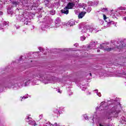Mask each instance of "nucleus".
Returning a JSON list of instances; mask_svg holds the SVG:
<instances>
[{
	"mask_svg": "<svg viewBox=\"0 0 126 126\" xmlns=\"http://www.w3.org/2000/svg\"><path fill=\"white\" fill-rule=\"evenodd\" d=\"M74 5H75V3L74 2H69L67 4L66 8H68V9H71L73 8Z\"/></svg>",
	"mask_w": 126,
	"mask_h": 126,
	"instance_id": "nucleus-1",
	"label": "nucleus"
},
{
	"mask_svg": "<svg viewBox=\"0 0 126 126\" xmlns=\"http://www.w3.org/2000/svg\"><path fill=\"white\" fill-rule=\"evenodd\" d=\"M86 14V12L81 11L80 13H79L78 15V19H82V18H83V17L85 16Z\"/></svg>",
	"mask_w": 126,
	"mask_h": 126,
	"instance_id": "nucleus-2",
	"label": "nucleus"
},
{
	"mask_svg": "<svg viewBox=\"0 0 126 126\" xmlns=\"http://www.w3.org/2000/svg\"><path fill=\"white\" fill-rule=\"evenodd\" d=\"M61 13H64V14H68V8H66V7H65V8H64L63 9L61 10Z\"/></svg>",
	"mask_w": 126,
	"mask_h": 126,
	"instance_id": "nucleus-3",
	"label": "nucleus"
},
{
	"mask_svg": "<svg viewBox=\"0 0 126 126\" xmlns=\"http://www.w3.org/2000/svg\"><path fill=\"white\" fill-rule=\"evenodd\" d=\"M105 21H106V22L108 23V24H114V22L113 21H111V20H110V19L109 18Z\"/></svg>",
	"mask_w": 126,
	"mask_h": 126,
	"instance_id": "nucleus-4",
	"label": "nucleus"
},
{
	"mask_svg": "<svg viewBox=\"0 0 126 126\" xmlns=\"http://www.w3.org/2000/svg\"><path fill=\"white\" fill-rule=\"evenodd\" d=\"M105 51H107V52H111V51H112V50H114V48H105Z\"/></svg>",
	"mask_w": 126,
	"mask_h": 126,
	"instance_id": "nucleus-5",
	"label": "nucleus"
},
{
	"mask_svg": "<svg viewBox=\"0 0 126 126\" xmlns=\"http://www.w3.org/2000/svg\"><path fill=\"white\" fill-rule=\"evenodd\" d=\"M43 83H45V84H46V83H49L50 80L48 79H43L42 81Z\"/></svg>",
	"mask_w": 126,
	"mask_h": 126,
	"instance_id": "nucleus-6",
	"label": "nucleus"
},
{
	"mask_svg": "<svg viewBox=\"0 0 126 126\" xmlns=\"http://www.w3.org/2000/svg\"><path fill=\"white\" fill-rule=\"evenodd\" d=\"M12 4H14V5L15 6H16L17 5V4H18V3L17 1H12Z\"/></svg>",
	"mask_w": 126,
	"mask_h": 126,
	"instance_id": "nucleus-7",
	"label": "nucleus"
},
{
	"mask_svg": "<svg viewBox=\"0 0 126 126\" xmlns=\"http://www.w3.org/2000/svg\"><path fill=\"white\" fill-rule=\"evenodd\" d=\"M108 18H109V17H107V16H106V15L103 14V19H104V20H105L106 21V20H107Z\"/></svg>",
	"mask_w": 126,
	"mask_h": 126,
	"instance_id": "nucleus-8",
	"label": "nucleus"
},
{
	"mask_svg": "<svg viewBox=\"0 0 126 126\" xmlns=\"http://www.w3.org/2000/svg\"><path fill=\"white\" fill-rule=\"evenodd\" d=\"M39 51L40 52H43V51H44V49H43V48H39Z\"/></svg>",
	"mask_w": 126,
	"mask_h": 126,
	"instance_id": "nucleus-9",
	"label": "nucleus"
},
{
	"mask_svg": "<svg viewBox=\"0 0 126 126\" xmlns=\"http://www.w3.org/2000/svg\"><path fill=\"white\" fill-rule=\"evenodd\" d=\"M122 46H123V44L121 43V44H120V48H124V47Z\"/></svg>",
	"mask_w": 126,
	"mask_h": 126,
	"instance_id": "nucleus-10",
	"label": "nucleus"
},
{
	"mask_svg": "<svg viewBox=\"0 0 126 126\" xmlns=\"http://www.w3.org/2000/svg\"><path fill=\"white\" fill-rule=\"evenodd\" d=\"M20 61H22V57H21L20 58Z\"/></svg>",
	"mask_w": 126,
	"mask_h": 126,
	"instance_id": "nucleus-11",
	"label": "nucleus"
},
{
	"mask_svg": "<svg viewBox=\"0 0 126 126\" xmlns=\"http://www.w3.org/2000/svg\"><path fill=\"white\" fill-rule=\"evenodd\" d=\"M58 92H59V93H62V92H61V91H59Z\"/></svg>",
	"mask_w": 126,
	"mask_h": 126,
	"instance_id": "nucleus-12",
	"label": "nucleus"
},
{
	"mask_svg": "<svg viewBox=\"0 0 126 126\" xmlns=\"http://www.w3.org/2000/svg\"><path fill=\"white\" fill-rule=\"evenodd\" d=\"M124 19L126 20V17H124Z\"/></svg>",
	"mask_w": 126,
	"mask_h": 126,
	"instance_id": "nucleus-13",
	"label": "nucleus"
},
{
	"mask_svg": "<svg viewBox=\"0 0 126 126\" xmlns=\"http://www.w3.org/2000/svg\"><path fill=\"white\" fill-rule=\"evenodd\" d=\"M97 52H100V50H97Z\"/></svg>",
	"mask_w": 126,
	"mask_h": 126,
	"instance_id": "nucleus-14",
	"label": "nucleus"
},
{
	"mask_svg": "<svg viewBox=\"0 0 126 126\" xmlns=\"http://www.w3.org/2000/svg\"><path fill=\"white\" fill-rule=\"evenodd\" d=\"M91 76L92 75V74H91V73H90Z\"/></svg>",
	"mask_w": 126,
	"mask_h": 126,
	"instance_id": "nucleus-15",
	"label": "nucleus"
},
{
	"mask_svg": "<svg viewBox=\"0 0 126 126\" xmlns=\"http://www.w3.org/2000/svg\"><path fill=\"white\" fill-rule=\"evenodd\" d=\"M47 0V1L48 2L50 1V0Z\"/></svg>",
	"mask_w": 126,
	"mask_h": 126,
	"instance_id": "nucleus-16",
	"label": "nucleus"
},
{
	"mask_svg": "<svg viewBox=\"0 0 126 126\" xmlns=\"http://www.w3.org/2000/svg\"><path fill=\"white\" fill-rule=\"evenodd\" d=\"M55 13H53L52 15H54Z\"/></svg>",
	"mask_w": 126,
	"mask_h": 126,
	"instance_id": "nucleus-17",
	"label": "nucleus"
},
{
	"mask_svg": "<svg viewBox=\"0 0 126 126\" xmlns=\"http://www.w3.org/2000/svg\"><path fill=\"white\" fill-rule=\"evenodd\" d=\"M33 123H35V122L33 121Z\"/></svg>",
	"mask_w": 126,
	"mask_h": 126,
	"instance_id": "nucleus-18",
	"label": "nucleus"
},
{
	"mask_svg": "<svg viewBox=\"0 0 126 126\" xmlns=\"http://www.w3.org/2000/svg\"><path fill=\"white\" fill-rule=\"evenodd\" d=\"M55 125H57V123H55Z\"/></svg>",
	"mask_w": 126,
	"mask_h": 126,
	"instance_id": "nucleus-19",
	"label": "nucleus"
}]
</instances>
